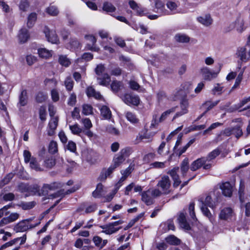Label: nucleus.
<instances>
[{
    "instance_id": "1",
    "label": "nucleus",
    "mask_w": 250,
    "mask_h": 250,
    "mask_svg": "<svg viewBox=\"0 0 250 250\" xmlns=\"http://www.w3.org/2000/svg\"><path fill=\"white\" fill-rule=\"evenodd\" d=\"M171 181L168 176H163L158 181L157 186L160 188L152 189L151 194L153 197H157L162 195H167L170 193L169 188Z\"/></svg>"
},
{
    "instance_id": "2",
    "label": "nucleus",
    "mask_w": 250,
    "mask_h": 250,
    "mask_svg": "<svg viewBox=\"0 0 250 250\" xmlns=\"http://www.w3.org/2000/svg\"><path fill=\"white\" fill-rule=\"evenodd\" d=\"M105 67L104 65L100 64L97 65L95 69V72L97 75V81L99 85L107 86L111 81L110 76L105 72Z\"/></svg>"
},
{
    "instance_id": "3",
    "label": "nucleus",
    "mask_w": 250,
    "mask_h": 250,
    "mask_svg": "<svg viewBox=\"0 0 250 250\" xmlns=\"http://www.w3.org/2000/svg\"><path fill=\"white\" fill-rule=\"evenodd\" d=\"M200 208L203 214L207 217L210 221L212 220V215L208 207L213 208L215 207L214 203L211 200L210 196H207L205 199L199 200Z\"/></svg>"
},
{
    "instance_id": "4",
    "label": "nucleus",
    "mask_w": 250,
    "mask_h": 250,
    "mask_svg": "<svg viewBox=\"0 0 250 250\" xmlns=\"http://www.w3.org/2000/svg\"><path fill=\"white\" fill-rule=\"evenodd\" d=\"M32 220L31 218L23 220L19 222L14 227V230L16 232H24L27 230L37 227L40 223L35 225L30 224L29 222Z\"/></svg>"
},
{
    "instance_id": "5",
    "label": "nucleus",
    "mask_w": 250,
    "mask_h": 250,
    "mask_svg": "<svg viewBox=\"0 0 250 250\" xmlns=\"http://www.w3.org/2000/svg\"><path fill=\"white\" fill-rule=\"evenodd\" d=\"M124 223V221L120 220L112 223H109L107 225L104 226H101L100 227L104 230L102 232L106 234H111L118 231L120 229L122 228L121 227L116 228V227L121 225Z\"/></svg>"
},
{
    "instance_id": "6",
    "label": "nucleus",
    "mask_w": 250,
    "mask_h": 250,
    "mask_svg": "<svg viewBox=\"0 0 250 250\" xmlns=\"http://www.w3.org/2000/svg\"><path fill=\"white\" fill-rule=\"evenodd\" d=\"M234 29L239 33H242L245 30L244 21L242 17L238 16L234 21L231 23L227 29V31H230Z\"/></svg>"
},
{
    "instance_id": "7",
    "label": "nucleus",
    "mask_w": 250,
    "mask_h": 250,
    "mask_svg": "<svg viewBox=\"0 0 250 250\" xmlns=\"http://www.w3.org/2000/svg\"><path fill=\"white\" fill-rule=\"evenodd\" d=\"M236 55L241 61L246 62L250 59V48L246 45L238 48Z\"/></svg>"
},
{
    "instance_id": "8",
    "label": "nucleus",
    "mask_w": 250,
    "mask_h": 250,
    "mask_svg": "<svg viewBox=\"0 0 250 250\" xmlns=\"http://www.w3.org/2000/svg\"><path fill=\"white\" fill-rule=\"evenodd\" d=\"M43 32L48 42L55 44L59 43V38L55 30H51L48 27H45Z\"/></svg>"
},
{
    "instance_id": "9",
    "label": "nucleus",
    "mask_w": 250,
    "mask_h": 250,
    "mask_svg": "<svg viewBox=\"0 0 250 250\" xmlns=\"http://www.w3.org/2000/svg\"><path fill=\"white\" fill-rule=\"evenodd\" d=\"M180 106L181 110L176 113L173 117V119L181 116L188 113V108L189 106V103L188 100L186 98L182 99L180 101Z\"/></svg>"
},
{
    "instance_id": "10",
    "label": "nucleus",
    "mask_w": 250,
    "mask_h": 250,
    "mask_svg": "<svg viewBox=\"0 0 250 250\" xmlns=\"http://www.w3.org/2000/svg\"><path fill=\"white\" fill-rule=\"evenodd\" d=\"M155 133V132L147 133V129L145 128L137 136L136 141L137 143H139L144 139H147V142H150L152 141L153 137Z\"/></svg>"
},
{
    "instance_id": "11",
    "label": "nucleus",
    "mask_w": 250,
    "mask_h": 250,
    "mask_svg": "<svg viewBox=\"0 0 250 250\" xmlns=\"http://www.w3.org/2000/svg\"><path fill=\"white\" fill-rule=\"evenodd\" d=\"M124 102L128 105H138L140 103V99L138 96L126 94L123 99Z\"/></svg>"
},
{
    "instance_id": "12",
    "label": "nucleus",
    "mask_w": 250,
    "mask_h": 250,
    "mask_svg": "<svg viewBox=\"0 0 250 250\" xmlns=\"http://www.w3.org/2000/svg\"><path fill=\"white\" fill-rule=\"evenodd\" d=\"M233 215V210L231 208H225L221 210L219 217L221 220H228L231 219Z\"/></svg>"
},
{
    "instance_id": "13",
    "label": "nucleus",
    "mask_w": 250,
    "mask_h": 250,
    "mask_svg": "<svg viewBox=\"0 0 250 250\" xmlns=\"http://www.w3.org/2000/svg\"><path fill=\"white\" fill-rule=\"evenodd\" d=\"M58 123V118L53 117L50 120L47 128V134L49 136H53L55 133Z\"/></svg>"
},
{
    "instance_id": "14",
    "label": "nucleus",
    "mask_w": 250,
    "mask_h": 250,
    "mask_svg": "<svg viewBox=\"0 0 250 250\" xmlns=\"http://www.w3.org/2000/svg\"><path fill=\"white\" fill-rule=\"evenodd\" d=\"M26 240V234H24L22 237H18L13 239L12 240L9 241L4 244L2 245L0 250H3L7 247H11L12 246L14 245L16 243H17L20 240H21V242L20 243V245H22L25 243Z\"/></svg>"
},
{
    "instance_id": "15",
    "label": "nucleus",
    "mask_w": 250,
    "mask_h": 250,
    "mask_svg": "<svg viewBox=\"0 0 250 250\" xmlns=\"http://www.w3.org/2000/svg\"><path fill=\"white\" fill-rule=\"evenodd\" d=\"M200 71L204 79L208 81H210L216 78L218 74L217 72H211L207 67H203Z\"/></svg>"
},
{
    "instance_id": "16",
    "label": "nucleus",
    "mask_w": 250,
    "mask_h": 250,
    "mask_svg": "<svg viewBox=\"0 0 250 250\" xmlns=\"http://www.w3.org/2000/svg\"><path fill=\"white\" fill-rule=\"evenodd\" d=\"M19 216L20 215L18 213H11L8 216L3 218L0 221V227H3L5 225L15 221L19 218Z\"/></svg>"
},
{
    "instance_id": "17",
    "label": "nucleus",
    "mask_w": 250,
    "mask_h": 250,
    "mask_svg": "<svg viewBox=\"0 0 250 250\" xmlns=\"http://www.w3.org/2000/svg\"><path fill=\"white\" fill-rule=\"evenodd\" d=\"M85 39L89 42V43H88L86 46L87 49L97 52L99 50V48L95 46L97 40L94 36L92 35H85Z\"/></svg>"
},
{
    "instance_id": "18",
    "label": "nucleus",
    "mask_w": 250,
    "mask_h": 250,
    "mask_svg": "<svg viewBox=\"0 0 250 250\" xmlns=\"http://www.w3.org/2000/svg\"><path fill=\"white\" fill-rule=\"evenodd\" d=\"M199 22L205 26H208L212 23V19L210 15L206 14L202 16L199 17L197 18Z\"/></svg>"
},
{
    "instance_id": "19",
    "label": "nucleus",
    "mask_w": 250,
    "mask_h": 250,
    "mask_svg": "<svg viewBox=\"0 0 250 250\" xmlns=\"http://www.w3.org/2000/svg\"><path fill=\"white\" fill-rule=\"evenodd\" d=\"M220 188L222 190L223 194L226 196L230 197L232 193V187L229 182H225L221 186Z\"/></svg>"
},
{
    "instance_id": "20",
    "label": "nucleus",
    "mask_w": 250,
    "mask_h": 250,
    "mask_svg": "<svg viewBox=\"0 0 250 250\" xmlns=\"http://www.w3.org/2000/svg\"><path fill=\"white\" fill-rule=\"evenodd\" d=\"M206 163V161L205 157L198 158L193 161L191 164L190 169L193 171H196L203 166Z\"/></svg>"
},
{
    "instance_id": "21",
    "label": "nucleus",
    "mask_w": 250,
    "mask_h": 250,
    "mask_svg": "<svg viewBox=\"0 0 250 250\" xmlns=\"http://www.w3.org/2000/svg\"><path fill=\"white\" fill-rule=\"evenodd\" d=\"M151 191L152 190H148L142 194V200L147 205H150L153 203V199L150 196L152 195Z\"/></svg>"
},
{
    "instance_id": "22",
    "label": "nucleus",
    "mask_w": 250,
    "mask_h": 250,
    "mask_svg": "<svg viewBox=\"0 0 250 250\" xmlns=\"http://www.w3.org/2000/svg\"><path fill=\"white\" fill-rule=\"evenodd\" d=\"M114 170V167H110L107 169H103L98 177V180L101 182L104 181L113 172Z\"/></svg>"
},
{
    "instance_id": "23",
    "label": "nucleus",
    "mask_w": 250,
    "mask_h": 250,
    "mask_svg": "<svg viewBox=\"0 0 250 250\" xmlns=\"http://www.w3.org/2000/svg\"><path fill=\"white\" fill-rule=\"evenodd\" d=\"M180 227L187 230L190 229V226L187 221L186 216L184 213H181L178 218Z\"/></svg>"
},
{
    "instance_id": "24",
    "label": "nucleus",
    "mask_w": 250,
    "mask_h": 250,
    "mask_svg": "<svg viewBox=\"0 0 250 250\" xmlns=\"http://www.w3.org/2000/svg\"><path fill=\"white\" fill-rule=\"evenodd\" d=\"M166 5L168 9L171 12L172 14L178 13L180 10L178 9L179 3L178 2H174L168 1L167 2Z\"/></svg>"
},
{
    "instance_id": "25",
    "label": "nucleus",
    "mask_w": 250,
    "mask_h": 250,
    "mask_svg": "<svg viewBox=\"0 0 250 250\" xmlns=\"http://www.w3.org/2000/svg\"><path fill=\"white\" fill-rule=\"evenodd\" d=\"M86 92L88 97H93L96 99H101L102 98V96L100 93L96 91L92 86L87 87Z\"/></svg>"
},
{
    "instance_id": "26",
    "label": "nucleus",
    "mask_w": 250,
    "mask_h": 250,
    "mask_svg": "<svg viewBox=\"0 0 250 250\" xmlns=\"http://www.w3.org/2000/svg\"><path fill=\"white\" fill-rule=\"evenodd\" d=\"M104 194L103 185L101 183H99L96 189L93 192L92 196L94 198H99L102 197Z\"/></svg>"
},
{
    "instance_id": "27",
    "label": "nucleus",
    "mask_w": 250,
    "mask_h": 250,
    "mask_svg": "<svg viewBox=\"0 0 250 250\" xmlns=\"http://www.w3.org/2000/svg\"><path fill=\"white\" fill-rule=\"evenodd\" d=\"M29 38V34L26 29H21L19 34V39L21 42H26Z\"/></svg>"
},
{
    "instance_id": "28",
    "label": "nucleus",
    "mask_w": 250,
    "mask_h": 250,
    "mask_svg": "<svg viewBox=\"0 0 250 250\" xmlns=\"http://www.w3.org/2000/svg\"><path fill=\"white\" fill-rule=\"evenodd\" d=\"M75 189H74V188H72L70 189H68L66 192H64L63 189L60 190L54 194H50L49 196L50 198H51L60 197V196L63 197L65 194H70L71 193L75 192Z\"/></svg>"
},
{
    "instance_id": "29",
    "label": "nucleus",
    "mask_w": 250,
    "mask_h": 250,
    "mask_svg": "<svg viewBox=\"0 0 250 250\" xmlns=\"http://www.w3.org/2000/svg\"><path fill=\"white\" fill-rule=\"evenodd\" d=\"M80 43L76 38H71L69 42L66 44L67 48L73 50L78 49L80 46Z\"/></svg>"
},
{
    "instance_id": "30",
    "label": "nucleus",
    "mask_w": 250,
    "mask_h": 250,
    "mask_svg": "<svg viewBox=\"0 0 250 250\" xmlns=\"http://www.w3.org/2000/svg\"><path fill=\"white\" fill-rule=\"evenodd\" d=\"M36 205V203L35 201H31L28 202H21L17 205L23 210H28L33 208Z\"/></svg>"
},
{
    "instance_id": "31",
    "label": "nucleus",
    "mask_w": 250,
    "mask_h": 250,
    "mask_svg": "<svg viewBox=\"0 0 250 250\" xmlns=\"http://www.w3.org/2000/svg\"><path fill=\"white\" fill-rule=\"evenodd\" d=\"M100 110L101 114L104 119H110L111 117V112L107 106L105 105L102 106L100 109Z\"/></svg>"
},
{
    "instance_id": "32",
    "label": "nucleus",
    "mask_w": 250,
    "mask_h": 250,
    "mask_svg": "<svg viewBox=\"0 0 250 250\" xmlns=\"http://www.w3.org/2000/svg\"><path fill=\"white\" fill-rule=\"evenodd\" d=\"M27 103V95L26 90H22L19 96L18 104L20 106H24Z\"/></svg>"
},
{
    "instance_id": "33",
    "label": "nucleus",
    "mask_w": 250,
    "mask_h": 250,
    "mask_svg": "<svg viewBox=\"0 0 250 250\" xmlns=\"http://www.w3.org/2000/svg\"><path fill=\"white\" fill-rule=\"evenodd\" d=\"M39 55L42 58H48L52 56V51L48 50L44 48H40L38 50Z\"/></svg>"
},
{
    "instance_id": "34",
    "label": "nucleus",
    "mask_w": 250,
    "mask_h": 250,
    "mask_svg": "<svg viewBox=\"0 0 250 250\" xmlns=\"http://www.w3.org/2000/svg\"><path fill=\"white\" fill-rule=\"evenodd\" d=\"M125 160V159L119 153H118L115 155L113 158V165L111 167H114V169H115L117 167H119Z\"/></svg>"
},
{
    "instance_id": "35",
    "label": "nucleus",
    "mask_w": 250,
    "mask_h": 250,
    "mask_svg": "<svg viewBox=\"0 0 250 250\" xmlns=\"http://www.w3.org/2000/svg\"><path fill=\"white\" fill-rule=\"evenodd\" d=\"M221 153V150L219 148H217L211 152L208 153V156L206 157H205L206 159V162L207 161H210L212 160L215 159L217 156H218Z\"/></svg>"
},
{
    "instance_id": "36",
    "label": "nucleus",
    "mask_w": 250,
    "mask_h": 250,
    "mask_svg": "<svg viewBox=\"0 0 250 250\" xmlns=\"http://www.w3.org/2000/svg\"><path fill=\"white\" fill-rule=\"evenodd\" d=\"M123 86V84L122 82L120 81H118L117 80L113 81L112 82L110 87L111 90L114 92H118L121 89L122 87Z\"/></svg>"
},
{
    "instance_id": "37",
    "label": "nucleus",
    "mask_w": 250,
    "mask_h": 250,
    "mask_svg": "<svg viewBox=\"0 0 250 250\" xmlns=\"http://www.w3.org/2000/svg\"><path fill=\"white\" fill-rule=\"evenodd\" d=\"M189 169L188 160L185 159L182 162L181 165V170L182 176L185 177L187 175V173Z\"/></svg>"
},
{
    "instance_id": "38",
    "label": "nucleus",
    "mask_w": 250,
    "mask_h": 250,
    "mask_svg": "<svg viewBox=\"0 0 250 250\" xmlns=\"http://www.w3.org/2000/svg\"><path fill=\"white\" fill-rule=\"evenodd\" d=\"M125 116L126 119L132 124H136L139 122V119L136 116L131 112H126L125 113Z\"/></svg>"
},
{
    "instance_id": "39",
    "label": "nucleus",
    "mask_w": 250,
    "mask_h": 250,
    "mask_svg": "<svg viewBox=\"0 0 250 250\" xmlns=\"http://www.w3.org/2000/svg\"><path fill=\"white\" fill-rule=\"evenodd\" d=\"M174 38L176 41L182 43H186L189 41V38L185 34H177Z\"/></svg>"
},
{
    "instance_id": "40",
    "label": "nucleus",
    "mask_w": 250,
    "mask_h": 250,
    "mask_svg": "<svg viewBox=\"0 0 250 250\" xmlns=\"http://www.w3.org/2000/svg\"><path fill=\"white\" fill-rule=\"evenodd\" d=\"M37 20V14L35 13H31L28 17L27 25L29 28L32 27Z\"/></svg>"
},
{
    "instance_id": "41",
    "label": "nucleus",
    "mask_w": 250,
    "mask_h": 250,
    "mask_svg": "<svg viewBox=\"0 0 250 250\" xmlns=\"http://www.w3.org/2000/svg\"><path fill=\"white\" fill-rule=\"evenodd\" d=\"M46 12L47 13L52 16H57L59 13L57 7L54 5H50L48 7H47L46 9Z\"/></svg>"
},
{
    "instance_id": "42",
    "label": "nucleus",
    "mask_w": 250,
    "mask_h": 250,
    "mask_svg": "<svg viewBox=\"0 0 250 250\" xmlns=\"http://www.w3.org/2000/svg\"><path fill=\"white\" fill-rule=\"evenodd\" d=\"M166 241L170 245H177L180 243V240L174 235H169L167 237Z\"/></svg>"
},
{
    "instance_id": "43",
    "label": "nucleus",
    "mask_w": 250,
    "mask_h": 250,
    "mask_svg": "<svg viewBox=\"0 0 250 250\" xmlns=\"http://www.w3.org/2000/svg\"><path fill=\"white\" fill-rule=\"evenodd\" d=\"M47 98V94L42 92H38L36 96V101L39 103L44 102Z\"/></svg>"
},
{
    "instance_id": "44",
    "label": "nucleus",
    "mask_w": 250,
    "mask_h": 250,
    "mask_svg": "<svg viewBox=\"0 0 250 250\" xmlns=\"http://www.w3.org/2000/svg\"><path fill=\"white\" fill-rule=\"evenodd\" d=\"M62 187V185L60 183L53 182L50 184H45L43 186V188L48 189L50 190H54L60 188Z\"/></svg>"
},
{
    "instance_id": "45",
    "label": "nucleus",
    "mask_w": 250,
    "mask_h": 250,
    "mask_svg": "<svg viewBox=\"0 0 250 250\" xmlns=\"http://www.w3.org/2000/svg\"><path fill=\"white\" fill-rule=\"evenodd\" d=\"M69 129L73 134L77 135H80L83 131V129L80 127L77 124L74 125H69Z\"/></svg>"
},
{
    "instance_id": "46",
    "label": "nucleus",
    "mask_w": 250,
    "mask_h": 250,
    "mask_svg": "<svg viewBox=\"0 0 250 250\" xmlns=\"http://www.w3.org/2000/svg\"><path fill=\"white\" fill-rule=\"evenodd\" d=\"M103 9L108 13L114 12L116 10L115 7L111 3L105 2L103 4Z\"/></svg>"
},
{
    "instance_id": "47",
    "label": "nucleus",
    "mask_w": 250,
    "mask_h": 250,
    "mask_svg": "<svg viewBox=\"0 0 250 250\" xmlns=\"http://www.w3.org/2000/svg\"><path fill=\"white\" fill-rule=\"evenodd\" d=\"M64 85L67 90L71 91L72 90L74 86V82L70 76L66 78L64 81Z\"/></svg>"
},
{
    "instance_id": "48",
    "label": "nucleus",
    "mask_w": 250,
    "mask_h": 250,
    "mask_svg": "<svg viewBox=\"0 0 250 250\" xmlns=\"http://www.w3.org/2000/svg\"><path fill=\"white\" fill-rule=\"evenodd\" d=\"M30 163V167L33 169L35 170L36 171H42V169L38 165L36 159L34 157H33L31 159V160L29 162Z\"/></svg>"
},
{
    "instance_id": "49",
    "label": "nucleus",
    "mask_w": 250,
    "mask_h": 250,
    "mask_svg": "<svg viewBox=\"0 0 250 250\" xmlns=\"http://www.w3.org/2000/svg\"><path fill=\"white\" fill-rule=\"evenodd\" d=\"M48 151L50 153L54 154L58 151V145L56 142L52 141L48 146Z\"/></svg>"
},
{
    "instance_id": "50",
    "label": "nucleus",
    "mask_w": 250,
    "mask_h": 250,
    "mask_svg": "<svg viewBox=\"0 0 250 250\" xmlns=\"http://www.w3.org/2000/svg\"><path fill=\"white\" fill-rule=\"evenodd\" d=\"M176 108L177 107H173L163 113L159 118V122L164 121L169 114L175 111Z\"/></svg>"
},
{
    "instance_id": "51",
    "label": "nucleus",
    "mask_w": 250,
    "mask_h": 250,
    "mask_svg": "<svg viewBox=\"0 0 250 250\" xmlns=\"http://www.w3.org/2000/svg\"><path fill=\"white\" fill-rule=\"evenodd\" d=\"M93 113V108L89 104H84L83 106L82 113L85 115H89Z\"/></svg>"
},
{
    "instance_id": "52",
    "label": "nucleus",
    "mask_w": 250,
    "mask_h": 250,
    "mask_svg": "<svg viewBox=\"0 0 250 250\" xmlns=\"http://www.w3.org/2000/svg\"><path fill=\"white\" fill-rule=\"evenodd\" d=\"M39 112L40 119L42 122L45 121L46 119L47 115L46 107L44 106H41L39 108Z\"/></svg>"
},
{
    "instance_id": "53",
    "label": "nucleus",
    "mask_w": 250,
    "mask_h": 250,
    "mask_svg": "<svg viewBox=\"0 0 250 250\" xmlns=\"http://www.w3.org/2000/svg\"><path fill=\"white\" fill-rule=\"evenodd\" d=\"M232 128L233 134L237 138H239L242 135L243 131L240 126L237 125Z\"/></svg>"
},
{
    "instance_id": "54",
    "label": "nucleus",
    "mask_w": 250,
    "mask_h": 250,
    "mask_svg": "<svg viewBox=\"0 0 250 250\" xmlns=\"http://www.w3.org/2000/svg\"><path fill=\"white\" fill-rule=\"evenodd\" d=\"M44 166L47 168H51L55 165V160L53 157L46 158L44 162Z\"/></svg>"
},
{
    "instance_id": "55",
    "label": "nucleus",
    "mask_w": 250,
    "mask_h": 250,
    "mask_svg": "<svg viewBox=\"0 0 250 250\" xmlns=\"http://www.w3.org/2000/svg\"><path fill=\"white\" fill-rule=\"evenodd\" d=\"M59 62L61 65L65 67H68L70 64V60L66 56H61L59 57Z\"/></svg>"
},
{
    "instance_id": "56",
    "label": "nucleus",
    "mask_w": 250,
    "mask_h": 250,
    "mask_svg": "<svg viewBox=\"0 0 250 250\" xmlns=\"http://www.w3.org/2000/svg\"><path fill=\"white\" fill-rule=\"evenodd\" d=\"M131 153V149L129 147H125L121 150L119 154L125 159L128 157Z\"/></svg>"
},
{
    "instance_id": "57",
    "label": "nucleus",
    "mask_w": 250,
    "mask_h": 250,
    "mask_svg": "<svg viewBox=\"0 0 250 250\" xmlns=\"http://www.w3.org/2000/svg\"><path fill=\"white\" fill-rule=\"evenodd\" d=\"M155 8L157 10L154 11L156 12H162L164 8V4L160 0H155Z\"/></svg>"
},
{
    "instance_id": "58",
    "label": "nucleus",
    "mask_w": 250,
    "mask_h": 250,
    "mask_svg": "<svg viewBox=\"0 0 250 250\" xmlns=\"http://www.w3.org/2000/svg\"><path fill=\"white\" fill-rule=\"evenodd\" d=\"M223 91V87L221 86L220 84L216 83L213 88L212 89V93L214 95H221Z\"/></svg>"
},
{
    "instance_id": "59",
    "label": "nucleus",
    "mask_w": 250,
    "mask_h": 250,
    "mask_svg": "<svg viewBox=\"0 0 250 250\" xmlns=\"http://www.w3.org/2000/svg\"><path fill=\"white\" fill-rule=\"evenodd\" d=\"M97 205L92 204L87 206L84 210V213L88 214L94 212L97 209ZM84 214V213H83Z\"/></svg>"
},
{
    "instance_id": "60",
    "label": "nucleus",
    "mask_w": 250,
    "mask_h": 250,
    "mask_svg": "<svg viewBox=\"0 0 250 250\" xmlns=\"http://www.w3.org/2000/svg\"><path fill=\"white\" fill-rule=\"evenodd\" d=\"M44 83L45 85L50 87H55L57 84V81L55 79H46Z\"/></svg>"
},
{
    "instance_id": "61",
    "label": "nucleus",
    "mask_w": 250,
    "mask_h": 250,
    "mask_svg": "<svg viewBox=\"0 0 250 250\" xmlns=\"http://www.w3.org/2000/svg\"><path fill=\"white\" fill-rule=\"evenodd\" d=\"M14 174L12 173H10L7 174L1 181L0 185L3 186L7 184L12 180Z\"/></svg>"
},
{
    "instance_id": "62",
    "label": "nucleus",
    "mask_w": 250,
    "mask_h": 250,
    "mask_svg": "<svg viewBox=\"0 0 250 250\" xmlns=\"http://www.w3.org/2000/svg\"><path fill=\"white\" fill-rule=\"evenodd\" d=\"M82 124L85 129H90L92 127V124L89 118H83L81 120Z\"/></svg>"
},
{
    "instance_id": "63",
    "label": "nucleus",
    "mask_w": 250,
    "mask_h": 250,
    "mask_svg": "<svg viewBox=\"0 0 250 250\" xmlns=\"http://www.w3.org/2000/svg\"><path fill=\"white\" fill-rule=\"evenodd\" d=\"M194 206L195 204L193 202L190 203L189 207H188V210L189 212V215L191 217V218L194 221L197 220V218L195 216V213L194 211Z\"/></svg>"
},
{
    "instance_id": "64",
    "label": "nucleus",
    "mask_w": 250,
    "mask_h": 250,
    "mask_svg": "<svg viewBox=\"0 0 250 250\" xmlns=\"http://www.w3.org/2000/svg\"><path fill=\"white\" fill-rule=\"evenodd\" d=\"M40 187L37 185H33L29 186L28 185V192L31 193L33 194H36L39 192Z\"/></svg>"
}]
</instances>
